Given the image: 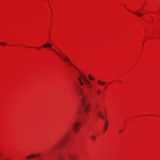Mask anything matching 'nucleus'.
<instances>
[{"label": "nucleus", "mask_w": 160, "mask_h": 160, "mask_svg": "<svg viewBox=\"0 0 160 160\" xmlns=\"http://www.w3.org/2000/svg\"><path fill=\"white\" fill-rule=\"evenodd\" d=\"M52 50L53 51L55 52L56 51L55 50L53 49H52Z\"/></svg>", "instance_id": "393cba45"}, {"label": "nucleus", "mask_w": 160, "mask_h": 160, "mask_svg": "<svg viewBox=\"0 0 160 160\" xmlns=\"http://www.w3.org/2000/svg\"><path fill=\"white\" fill-rule=\"evenodd\" d=\"M39 48V49H40V47H39V48Z\"/></svg>", "instance_id": "72a5a7b5"}, {"label": "nucleus", "mask_w": 160, "mask_h": 160, "mask_svg": "<svg viewBox=\"0 0 160 160\" xmlns=\"http://www.w3.org/2000/svg\"><path fill=\"white\" fill-rule=\"evenodd\" d=\"M55 52L61 58L63 61L66 64L70 66L72 65V63L70 60L69 58L66 56L64 53L62 54V56L60 53L57 51Z\"/></svg>", "instance_id": "423d86ee"}, {"label": "nucleus", "mask_w": 160, "mask_h": 160, "mask_svg": "<svg viewBox=\"0 0 160 160\" xmlns=\"http://www.w3.org/2000/svg\"><path fill=\"white\" fill-rule=\"evenodd\" d=\"M77 78L78 79L79 83L82 82L81 79L79 77H77Z\"/></svg>", "instance_id": "a211bd4d"}, {"label": "nucleus", "mask_w": 160, "mask_h": 160, "mask_svg": "<svg viewBox=\"0 0 160 160\" xmlns=\"http://www.w3.org/2000/svg\"><path fill=\"white\" fill-rule=\"evenodd\" d=\"M56 48H57V49H58V50H59V49H58V48H57V47H56Z\"/></svg>", "instance_id": "2f4dec72"}, {"label": "nucleus", "mask_w": 160, "mask_h": 160, "mask_svg": "<svg viewBox=\"0 0 160 160\" xmlns=\"http://www.w3.org/2000/svg\"><path fill=\"white\" fill-rule=\"evenodd\" d=\"M5 160H9L8 159H5Z\"/></svg>", "instance_id": "cd10ccee"}, {"label": "nucleus", "mask_w": 160, "mask_h": 160, "mask_svg": "<svg viewBox=\"0 0 160 160\" xmlns=\"http://www.w3.org/2000/svg\"><path fill=\"white\" fill-rule=\"evenodd\" d=\"M107 128L106 127L105 128L104 132L106 131V130H107Z\"/></svg>", "instance_id": "bb28decb"}, {"label": "nucleus", "mask_w": 160, "mask_h": 160, "mask_svg": "<svg viewBox=\"0 0 160 160\" xmlns=\"http://www.w3.org/2000/svg\"><path fill=\"white\" fill-rule=\"evenodd\" d=\"M108 122H106L104 126L105 127V128L107 127V126H106V125H108Z\"/></svg>", "instance_id": "5701e85b"}, {"label": "nucleus", "mask_w": 160, "mask_h": 160, "mask_svg": "<svg viewBox=\"0 0 160 160\" xmlns=\"http://www.w3.org/2000/svg\"><path fill=\"white\" fill-rule=\"evenodd\" d=\"M75 83L77 87L76 91L81 99L83 110L85 112L88 113L90 110V104L87 102V96L86 94H83V90L80 87L78 84L76 82H75Z\"/></svg>", "instance_id": "f257e3e1"}, {"label": "nucleus", "mask_w": 160, "mask_h": 160, "mask_svg": "<svg viewBox=\"0 0 160 160\" xmlns=\"http://www.w3.org/2000/svg\"><path fill=\"white\" fill-rule=\"evenodd\" d=\"M79 83L80 84V85L82 86L84 85V83L83 82H82V81L81 82H80Z\"/></svg>", "instance_id": "aec40b11"}, {"label": "nucleus", "mask_w": 160, "mask_h": 160, "mask_svg": "<svg viewBox=\"0 0 160 160\" xmlns=\"http://www.w3.org/2000/svg\"><path fill=\"white\" fill-rule=\"evenodd\" d=\"M79 112H77V113H78V114H79Z\"/></svg>", "instance_id": "c85d7f7f"}, {"label": "nucleus", "mask_w": 160, "mask_h": 160, "mask_svg": "<svg viewBox=\"0 0 160 160\" xmlns=\"http://www.w3.org/2000/svg\"><path fill=\"white\" fill-rule=\"evenodd\" d=\"M52 50L53 51L55 52L56 51L55 50L53 49H52Z\"/></svg>", "instance_id": "b1692460"}, {"label": "nucleus", "mask_w": 160, "mask_h": 160, "mask_svg": "<svg viewBox=\"0 0 160 160\" xmlns=\"http://www.w3.org/2000/svg\"><path fill=\"white\" fill-rule=\"evenodd\" d=\"M96 107H97V108H98V106H96Z\"/></svg>", "instance_id": "f704fd0d"}, {"label": "nucleus", "mask_w": 160, "mask_h": 160, "mask_svg": "<svg viewBox=\"0 0 160 160\" xmlns=\"http://www.w3.org/2000/svg\"><path fill=\"white\" fill-rule=\"evenodd\" d=\"M98 84L102 86L104 85L105 83L104 82H102L100 80L98 81Z\"/></svg>", "instance_id": "4468645a"}, {"label": "nucleus", "mask_w": 160, "mask_h": 160, "mask_svg": "<svg viewBox=\"0 0 160 160\" xmlns=\"http://www.w3.org/2000/svg\"><path fill=\"white\" fill-rule=\"evenodd\" d=\"M90 138L93 141H95L96 137L95 136L92 135L90 136Z\"/></svg>", "instance_id": "2eb2a0df"}, {"label": "nucleus", "mask_w": 160, "mask_h": 160, "mask_svg": "<svg viewBox=\"0 0 160 160\" xmlns=\"http://www.w3.org/2000/svg\"><path fill=\"white\" fill-rule=\"evenodd\" d=\"M135 14L139 17H141L142 16V13L138 12V11L137 12V13H135Z\"/></svg>", "instance_id": "f8f14e48"}, {"label": "nucleus", "mask_w": 160, "mask_h": 160, "mask_svg": "<svg viewBox=\"0 0 160 160\" xmlns=\"http://www.w3.org/2000/svg\"><path fill=\"white\" fill-rule=\"evenodd\" d=\"M69 133H66L64 136L62 137L58 143L54 145L49 151V154L50 155H53V154L55 153L57 151L61 149L64 148L69 140Z\"/></svg>", "instance_id": "f03ea898"}, {"label": "nucleus", "mask_w": 160, "mask_h": 160, "mask_svg": "<svg viewBox=\"0 0 160 160\" xmlns=\"http://www.w3.org/2000/svg\"><path fill=\"white\" fill-rule=\"evenodd\" d=\"M56 48H57V49H58V50H59V49H58V48H57V47H56Z\"/></svg>", "instance_id": "473e14b6"}, {"label": "nucleus", "mask_w": 160, "mask_h": 160, "mask_svg": "<svg viewBox=\"0 0 160 160\" xmlns=\"http://www.w3.org/2000/svg\"><path fill=\"white\" fill-rule=\"evenodd\" d=\"M56 48H57V49H58V50H59V49H58V48H57V47H56Z\"/></svg>", "instance_id": "c756f323"}, {"label": "nucleus", "mask_w": 160, "mask_h": 160, "mask_svg": "<svg viewBox=\"0 0 160 160\" xmlns=\"http://www.w3.org/2000/svg\"><path fill=\"white\" fill-rule=\"evenodd\" d=\"M79 76L84 81V83L88 89L91 91L92 87L93 85L88 80L86 77L85 76L82 72H80Z\"/></svg>", "instance_id": "7ed1b4c3"}, {"label": "nucleus", "mask_w": 160, "mask_h": 160, "mask_svg": "<svg viewBox=\"0 0 160 160\" xmlns=\"http://www.w3.org/2000/svg\"><path fill=\"white\" fill-rule=\"evenodd\" d=\"M97 115L99 117L102 118L103 120H104V117L103 116V115H102V112H101L99 111H98L97 112Z\"/></svg>", "instance_id": "9d476101"}, {"label": "nucleus", "mask_w": 160, "mask_h": 160, "mask_svg": "<svg viewBox=\"0 0 160 160\" xmlns=\"http://www.w3.org/2000/svg\"><path fill=\"white\" fill-rule=\"evenodd\" d=\"M55 52L61 58L63 61L66 64L70 66L72 65V63L70 60L69 58L66 56L64 53L62 54V56L60 53L57 51Z\"/></svg>", "instance_id": "39448f33"}, {"label": "nucleus", "mask_w": 160, "mask_h": 160, "mask_svg": "<svg viewBox=\"0 0 160 160\" xmlns=\"http://www.w3.org/2000/svg\"><path fill=\"white\" fill-rule=\"evenodd\" d=\"M35 157V156L34 154H32L29 155L27 157V158L28 159H30L31 158H34Z\"/></svg>", "instance_id": "ddd939ff"}, {"label": "nucleus", "mask_w": 160, "mask_h": 160, "mask_svg": "<svg viewBox=\"0 0 160 160\" xmlns=\"http://www.w3.org/2000/svg\"><path fill=\"white\" fill-rule=\"evenodd\" d=\"M81 125V123L80 122H76L74 123L72 126V129L75 132H78Z\"/></svg>", "instance_id": "6e6552de"}, {"label": "nucleus", "mask_w": 160, "mask_h": 160, "mask_svg": "<svg viewBox=\"0 0 160 160\" xmlns=\"http://www.w3.org/2000/svg\"><path fill=\"white\" fill-rule=\"evenodd\" d=\"M62 159V158L61 157H60L57 160H61Z\"/></svg>", "instance_id": "412c9836"}, {"label": "nucleus", "mask_w": 160, "mask_h": 160, "mask_svg": "<svg viewBox=\"0 0 160 160\" xmlns=\"http://www.w3.org/2000/svg\"><path fill=\"white\" fill-rule=\"evenodd\" d=\"M122 130H120L119 131V132H122Z\"/></svg>", "instance_id": "a878e982"}, {"label": "nucleus", "mask_w": 160, "mask_h": 160, "mask_svg": "<svg viewBox=\"0 0 160 160\" xmlns=\"http://www.w3.org/2000/svg\"><path fill=\"white\" fill-rule=\"evenodd\" d=\"M68 156L71 160H76L77 157L76 156L72 154H69Z\"/></svg>", "instance_id": "1a4fd4ad"}, {"label": "nucleus", "mask_w": 160, "mask_h": 160, "mask_svg": "<svg viewBox=\"0 0 160 160\" xmlns=\"http://www.w3.org/2000/svg\"><path fill=\"white\" fill-rule=\"evenodd\" d=\"M56 48H57V49H58V50H59V49H58V48H57V47H56Z\"/></svg>", "instance_id": "7c9ffc66"}, {"label": "nucleus", "mask_w": 160, "mask_h": 160, "mask_svg": "<svg viewBox=\"0 0 160 160\" xmlns=\"http://www.w3.org/2000/svg\"><path fill=\"white\" fill-rule=\"evenodd\" d=\"M34 155H35V157H38L39 156H41V154H37Z\"/></svg>", "instance_id": "6ab92c4d"}, {"label": "nucleus", "mask_w": 160, "mask_h": 160, "mask_svg": "<svg viewBox=\"0 0 160 160\" xmlns=\"http://www.w3.org/2000/svg\"><path fill=\"white\" fill-rule=\"evenodd\" d=\"M97 92L98 94H101V91H100V90H99V89L97 90Z\"/></svg>", "instance_id": "f3484780"}, {"label": "nucleus", "mask_w": 160, "mask_h": 160, "mask_svg": "<svg viewBox=\"0 0 160 160\" xmlns=\"http://www.w3.org/2000/svg\"><path fill=\"white\" fill-rule=\"evenodd\" d=\"M88 78L89 79L91 80V81H92V80H93L94 79V78H92L91 75H89L88 76Z\"/></svg>", "instance_id": "dca6fc26"}, {"label": "nucleus", "mask_w": 160, "mask_h": 160, "mask_svg": "<svg viewBox=\"0 0 160 160\" xmlns=\"http://www.w3.org/2000/svg\"><path fill=\"white\" fill-rule=\"evenodd\" d=\"M42 47L43 48L48 47V48H51L52 47V45L50 43H49L48 44L46 43L42 46Z\"/></svg>", "instance_id": "9b49d317"}, {"label": "nucleus", "mask_w": 160, "mask_h": 160, "mask_svg": "<svg viewBox=\"0 0 160 160\" xmlns=\"http://www.w3.org/2000/svg\"><path fill=\"white\" fill-rule=\"evenodd\" d=\"M1 45H5V44L4 42H1L0 43Z\"/></svg>", "instance_id": "4be33fe9"}, {"label": "nucleus", "mask_w": 160, "mask_h": 160, "mask_svg": "<svg viewBox=\"0 0 160 160\" xmlns=\"http://www.w3.org/2000/svg\"><path fill=\"white\" fill-rule=\"evenodd\" d=\"M55 52L61 58L63 61L66 64L70 66L72 65V63L70 60L69 58L66 56L64 53L62 54V56L60 53L57 51Z\"/></svg>", "instance_id": "20e7f679"}, {"label": "nucleus", "mask_w": 160, "mask_h": 160, "mask_svg": "<svg viewBox=\"0 0 160 160\" xmlns=\"http://www.w3.org/2000/svg\"><path fill=\"white\" fill-rule=\"evenodd\" d=\"M55 52L61 58L63 61L66 64L70 66L72 65V63L70 60L69 58L66 56L64 53L62 54V56L60 53L57 51Z\"/></svg>", "instance_id": "0eeeda50"}]
</instances>
